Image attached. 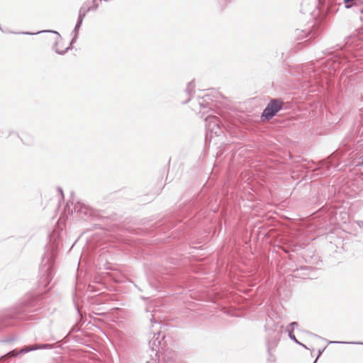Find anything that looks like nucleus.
Here are the masks:
<instances>
[{
  "mask_svg": "<svg viewBox=\"0 0 363 363\" xmlns=\"http://www.w3.org/2000/svg\"><path fill=\"white\" fill-rule=\"evenodd\" d=\"M90 4H91V1L89 0H87L85 2H84V4L81 6V8L79 9L77 21L75 25L74 29L73 30L74 36L70 43V45H72L73 43H74L77 40V36H78V32H79V30L82 24L84 17L86 16V15L88 12L91 11V6L90 5ZM43 32H48V33H52L56 34L57 37H56V40H55V43L53 45L52 49L57 54L62 55V54L65 53L70 48L71 45L66 48L64 50H60L57 48V44L61 40L62 38H61V35H60V33L55 30H43V31H38L37 33L23 32L21 33L25 34V35H34V34H38V33H43Z\"/></svg>",
  "mask_w": 363,
  "mask_h": 363,
  "instance_id": "f257e3e1",
  "label": "nucleus"
},
{
  "mask_svg": "<svg viewBox=\"0 0 363 363\" xmlns=\"http://www.w3.org/2000/svg\"><path fill=\"white\" fill-rule=\"evenodd\" d=\"M57 255V247L50 245L42 259L40 272L42 274L41 283L46 287L53 277V266Z\"/></svg>",
  "mask_w": 363,
  "mask_h": 363,
  "instance_id": "f03ea898",
  "label": "nucleus"
},
{
  "mask_svg": "<svg viewBox=\"0 0 363 363\" xmlns=\"http://www.w3.org/2000/svg\"><path fill=\"white\" fill-rule=\"evenodd\" d=\"M284 102L279 99H272L267 104L262 113V118L264 120H270L280 110L282 109Z\"/></svg>",
  "mask_w": 363,
  "mask_h": 363,
  "instance_id": "7ed1b4c3",
  "label": "nucleus"
},
{
  "mask_svg": "<svg viewBox=\"0 0 363 363\" xmlns=\"http://www.w3.org/2000/svg\"><path fill=\"white\" fill-rule=\"evenodd\" d=\"M319 33L320 28L318 26L315 25L303 30H296V35L299 38H308L306 41L315 38Z\"/></svg>",
  "mask_w": 363,
  "mask_h": 363,
  "instance_id": "20e7f679",
  "label": "nucleus"
},
{
  "mask_svg": "<svg viewBox=\"0 0 363 363\" xmlns=\"http://www.w3.org/2000/svg\"><path fill=\"white\" fill-rule=\"evenodd\" d=\"M206 123L207 130L206 140H209L211 141L213 139V129H215L216 127L220 124V120L215 116L209 115L206 118Z\"/></svg>",
  "mask_w": 363,
  "mask_h": 363,
  "instance_id": "39448f33",
  "label": "nucleus"
},
{
  "mask_svg": "<svg viewBox=\"0 0 363 363\" xmlns=\"http://www.w3.org/2000/svg\"><path fill=\"white\" fill-rule=\"evenodd\" d=\"M164 338V335H162L160 332L154 333L152 338L149 342V346L152 350V352L155 353L157 356L160 346L161 345L162 340Z\"/></svg>",
  "mask_w": 363,
  "mask_h": 363,
  "instance_id": "423d86ee",
  "label": "nucleus"
},
{
  "mask_svg": "<svg viewBox=\"0 0 363 363\" xmlns=\"http://www.w3.org/2000/svg\"><path fill=\"white\" fill-rule=\"evenodd\" d=\"M315 8V4L311 0H303L301 5V12L304 14H312Z\"/></svg>",
  "mask_w": 363,
  "mask_h": 363,
  "instance_id": "0eeeda50",
  "label": "nucleus"
},
{
  "mask_svg": "<svg viewBox=\"0 0 363 363\" xmlns=\"http://www.w3.org/2000/svg\"><path fill=\"white\" fill-rule=\"evenodd\" d=\"M298 324L297 322H292L286 328V332L288 333V335H289V337L293 340L294 342H295L296 343L298 344V345H301V346H303L304 348H307L306 346L302 343H301L300 342L298 341V340L296 339V337H295L294 335H293V331L295 328H298Z\"/></svg>",
  "mask_w": 363,
  "mask_h": 363,
  "instance_id": "6e6552de",
  "label": "nucleus"
},
{
  "mask_svg": "<svg viewBox=\"0 0 363 363\" xmlns=\"http://www.w3.org/2000/svg\"><path fill=\"white\" fill-rule=\"evenodd\" d=\"M74 211L84 213V215H88L90 211V208L84 203L77 202L74 206Z\"/></svg>",
  "mask_w": 363,
  "mask_h": 363,
  "instance_id": "1a4fd4ad",
  "label": "nucleus"
},
{
  "mask_svg": "<svg viewBox=\"0 0 363 363\" xmlns=\"http://www.w3.org/2000/svg\"><path fill=\"white\" fill-rule=\"evenodd\" d=\"M18 354H19L18 351H17L16 350H13L3 355L0 359V362L1 360H6L9 358L16 357Z\"/></svg>",
  "mask_w": 363,
  "mask_h": 363,
  "instance_id": "9d476101",
  "label": "nucleus"
},
{
  "mask_svg": "<svg viewBox=\"0 0 363 363\" xmlns=\"http://www.w3.org/2000/svg\"><path fill=\"white\" fill-rule=\"evenodd\" d=\"M282 328H283V325H279L278 324L276 325L274 337L277 340H279L280 337V335L281 333Z\"/></svg>",
  "mask_w": 363,
  "mask_h": 363,
  "instance_id": "9b49d317",
  "label": "nucleus"
},
{
  "mask_svg": "<svg viewBox=\"0 0 363 363\" xmlns=\"http://www.w3.org/2000/svg\"><path fill=\"white\" fill-rule=\"evenodd\" d=\"M36 350H37V348H35L34 346H25V347H22L18 351V353L19 354H23V353H27L28 352Z\"/></svg>",
  "mask_w": 363,
  "mask_h": 363,
  "instance_id": "f8f14e48",
  "label": "nucleus"
},
{
  "mask_svg": "<svg viewBox=\"0 0 363 363\" xmlns=\"http://www.w3.org/2000/svg\"><path fill=\"white\" fill-rule=\"evenodd\" d=\"M194 88V82H190L188 84L187 87L186 89V94L188 95H190L191 91H193Z\"/></svg>",
  "mask_w": 363,
  "mask_h": 363,
  "instance_id": "ddd939ff",
  "label": "nucleus"
},
{
  "mask_svg": "<svg viewBox=\"0 0 363 363\" xmlns=\"http://www.w3.org/2000/svg\"><path fill=\"white\" fill-rule=\"evenodd\" d=\"M222 129L220 126V124L218 125H217V127H216L215 129H213V136L215 135V136H219L221 133H222Z\"/></svg>",
  "mask_w": 363,
  "mask_h": 363,
  "instance_id": "4468645a",
  "label": "nucleus"
},
{
  "mask_svg": "<svg viewBox=\"0 0 363 363\" xmlns=\"http://www.w3.org/2000/svg\"><path fill=\"white\" fill-rule=\"evenodd\" d=\"M35 348H37V350H38V349H50V348H52V346L49 344H42V345H39L35 347Z\"/></svg>",
  "mask_w": 363,
  "mask_h": 363,
  "instance_id": "2eb2a0df",
  "label": "nucleus"
},
{
  "mask_svg": "<svg viewBox=\"0 0 363 363\" xmlns=\"http://www.w3.org/2000/svg\"><path fill=\"white\" fill-rule=\"evenodd\" d=\"M91 11H96L98 7H99V4L97 3V1L96 0H92L91 1Z\"/></svg>",
  "mask_w": 363,
  "mask_h": 363,
  "instance_id": "dca6fc26",
  "label": "nucleus"
},
{
  "mask_svg": "<svg viewBox=\"0 0 363 363\" xmlns=\"http://www.w3.org/2000/svg\"><path fill=\"white\" fill-rule=\"evenodd\" d=\"M331 344H347V342L330 341ZM352 344H362V342H352Z\"/></svg>",
  "mask_w": 363,
  "mask_h": 363,
  "instance_id": "f3484780",
  "label": "nucleus"
},
{
  "mask_svg": "<svg viewBox=\"0 0 363 363\" xmlns=\"http://www.w3.org/2000/svg\"><path fill=\"white\" fill-rule=\"evenodd\" d=\"M356 223L360 228H363V220H357Z\"/></svg>",
  "mask_w": 363,
  "mask_h": 363,
  "instance_id": "a211bd4d",
  "label": "nucleus"
},
{
  "mask_svg": "<svg viewBox=\"0 0 363 363\" xmlns=\"http://www.w3.org/2000/svg\"><path fill=\"white\" fill-rule=\"evenodd\" d=\"M145 363H157L156 359L151 358L150 360L145 361Z\"/></svg>",
  "mask_w": 363,
  "mask_h": 363,
  "instance_id": "6ab92c4d",
  "label": "nucleus"
},
{
  "mask_svg": "<svg viewBox=\"0 0 363 363\" xmlns=\"http://www.w3.org/2000/svg\"><path fill=\"white\" fill-rule=\"evenodd\" d=\"M321 353H322V351H321V350H319V352H318V357H316V359H315V362H314L313 363H316V361H317L318 358L320 357V355L321 354Z\"/></svg>",
  "mask_w": 363,
  "mask_h": 363,
  "instance_id": "aec40b11",
  "label": "nucleus"
},
{
  "mask_svg": "<svg viewBox=\"0 0 363 363\" xmlns=\"http://www.w3.org/2000/svg\"><path fill=\"white\" fill-rule=\"evenodd\" d=\"M58 190H59V191L60 192V194H61L62 195H63L62 189L61 188H59V189H58Z\"/></svg>",
  "mask_w": 363,
  "mask_h": 363,
  "instance_id": "412c9836",
  "label": "nucleus"
},
{
  "mask_svg": "<svg viewBox=\"0 0 363 363\" xmlns=\"http://www.w3.org/2000/svg\"><path fill=\"white\" fill-rule=\"evenodd\" d=\"M26 306H30L32 303L30 302L25 303Z\"/></svg>",
  "mask_w": 363,
  "mask_h": 363,
  "instance_id": "4be33fe9",
  "label": "nucleus"
},
{
  "mask_svg": "<svg viewBox=\"0 0 363 363\" xmlns=\"http://www.w3.org/2000/svg\"><path fill=\"white\" fill-rule=\"evenodd\" d=\"M199 104H200L201 107H204V106L202 103H199Z\"/></svg>",
  "mask_w": 363,
  "mask_h": 363,
  "instance_id": "5701e85b",
  "label": "nucleus"
},
{
  "mask_svg": "<svg viewBox=\"0 0 363 363\" xmlns=\"http://www.w3.org/2000/svg\"><path fill=\"white\" fill-rule=\"evenodd\" d=\"M355 38V37H352L350 40H353Z\"/></svg>",
  "mask_w": 363,
  "mask_h": 363,
  "instance_id": "b1692460",
  "label": "nucleus"
}]
</instances>
